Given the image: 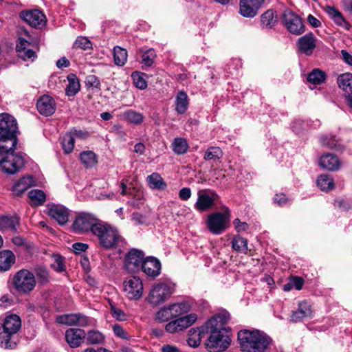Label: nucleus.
I'll list each match as a JSON object with an SVG mask.
<instances>
[{
  "instance_id": "f257e3e1",
  "label": "nucleus",
  "mask_w": 352,
  "mask_h": 352,
  "mask_svg": "<svg viewBox=\"0 0 352 352\" xmlns=\"http://www.w3.org/2000/svg\"><path fill=\"white\" fill-rule=\"evenodd\" d=\"M228 320V317L226 314H219L212 317L206 323L205 328L210 333L206 343L210 351L221 352L230 344V337L224 327Z\"/></svg>"
},
{
  "instance_id": "f03ea898",
  "label": "nucleus",
  "mask_w": 352,
  "mask_h": 352,
  "mask_svg": "<svg viewBox=\"0 0 352 352\" xmlns=\"http://www.w3.org/2000/svg\"><path fill=\"white\" fill-rule=\"evenodd\" d=\"M238 340L243 352H268L272 343V339L268 335L257 329L240 331Z\"/></svg>"
},
{
  "instance_id": "7ed1b4c3",
  "label": "nucleus",
  "mask_w": 352,
  "mask_h": 352,
  "mask_svg": "<svg viewBox=\"0 0 352 352\" xmlns=\"http://www.w3.org/2000/svg\"><path fill=\"white\" fill-rule=\"evenodd\" d=\"M94 235L98 238L100 245L106 250L116 248L123 241L116 227L103 222L94 228Z\"/></svg>"
},
{
  "instance_id": "20e7f679",
  "label": "nucleus",
  "mask_w": 352,
  "mask_h": 352,
  "mask_svg": "<svg viewBox=\"0 0 352 352\" xmlns=\"http://www.w3.org/2000/svg\"><path fill=\"white\" fill-rule=\"evenodd\" d=\"M17 123L11 115L0 114V145L12 148L16 145Z\"/></svg>"
},
{
  "instance_id": "39448f33",
  "label": "nucleus",
  "mask_w": 352,
  "mask_h": 352,
  "mask_svg": "<svg viewBox=\"0 0 352 352\" xmlns=\"http://www.w3.org/2000/svg\"><path fill=\"white\" fill-rule=\"evenodd\" d=\"M21 321L19 316L16 314L8 316L0 325V346L6 349L12 348L16 345L12 342L14 335L20 329Z\"/></svg>"
},
{
  "instance_id": "423d86ee",
  "label": "nucleus",
  "mask_w": 352,
  "mask_h": 352,
  "mask_svg": "<svg viewBox=\"0 0 352 352\" xmlns=\"http://www.w3.org/2000/svg\"><path fill=\"white\" fill-rule=\"evenodd\" d=\"M15 148L16 146L8 148L0 145V167L8 174L16 173L24 165L23 157L14 153Z\"/></svg>"
},
{
  "instance_id": "0eeeda50",
  "label": "nucleus",
  "mask_w": 352,
  "mask_h": 352,
  "mask_svg": "<svg viewBox=\"0 0 352 352\" xmlns=\"http://www.w3.org/2000/svg\"><path fill=\"white\" fill-rule=\"evenodd\" d=\"M12 283L15 289L20 294H28L32 292L36 284L33 272L23 269L14 276Z\"/></svg>"
},
{
  "instance_id": "6e6552de",
  "label": "nucleus",
  "mask_w": 352,
  "mask_h": 352,
  "mask_svg": "<svg viewBox=\"0 0 352 352\" xmlns=\"http://www.w3.org/2000/svg\"><path fill=\"white\" fill-rule=\"evenodd\" d=\"M230 210L226 208L223 212L210 214L206 220L207 228L214 234H221L228 227Z\"/></svg>"
},
{
  "instance_id": "1a4fd4ad",
  "label": "nucleus",
  "mask_w": 352,
  "mask_h": 352,
  "mask_svg": "<svg viewBox=\"0 0 352 352\" xmlns=\"http://www.w3.org/2000/svg\"><path fill=\"white\" fill-rule=\"evenodd\" d=\"M100 222L91 214L82 212L76 215L72 224L75 232L78 234L91 231L94 234V228Z\"/></svg>"
},
{
  "instance_id": "9d476101",
  "label": "nucleus",
  "mask_w": 352,
  "mask_h": 352,
  "mask_svg": "<svg viewBox=\"0 0 352 352\" xmlns=\"http://www.w3.org/2000/svg\"><path fill=\"white\" fill-rule=\"evenodd\" d=\"M172 294V288L166 283H158L152 287L147 297L148 302L159 305L165 302Z\"/></svg>"
},
{
  "instance_id": "9b49d317",
  "label": "nucleus",
  "mask_w": 352,
  "mask_h": 352,
  "mask_svg": "<svg viewBox=\"0 0 352 352\" xmlns=\"http://www.w3.org/2000/svg\"><path fill=\"white\" fill-rule=\"evenodd\" d=\"M219 198V195L212 190H199L197 192V200L195 204V208L199 212L207 211L216 204Z\"/></svg>"
},
{
  "instance_id": "f8f14e48",
  "label": "nucleus",
  "mask_w": 352,
  "mask_h": 352,
  "mask_svg": "<svg viewBox=\"0 0 352 352\" xmlns=\"http://www.w3.org/2000/svg\"><path fill=\"white\" fill-rule=\"evenodd\" d=\"M124 292L130 300H138L142 296L144 287L142 280L137 276L126 278L123 282Z\"/></svg>"
},
{
  "instance_id": "ddd939ff",
  "label": "nucleus",
  "mask_w": 352,
  "mask_h": 352,
  "mask_svg": "<svg viewBox=\"0 0 352 352\" xmlns=\"http://www.w3.org/2000/svg\"><path fill=\"white\" fill-rule=\"evenodd\" d=\"M283 22L292 34L299 35L305 31L300 17L291 10H287L284 12Z\"/></svg>"
},
{
  "instance_id": "4468645a",
  "label": "nucleus",
  "mask_w": 352,
  "mask_h": 352,
  "mask_svg": "<svg viewBox=\"0 0 352 352\" xmlns=\"http://www.w3.org/2000/svg\"><path fill=\"white\" fill-rule=\"evenodd\" d=\"M197 319L195 314H190L188 315L179 317L174 320L169 322L166 325V331L170 333H178L187 329L193 324Z\"/></svg>"
},
{
  "instance_id": "2eb2a0df",
  "label": "nucleus",
  "mask_w": 352,
  "mask_h": 352,
  "mask_svg": "<svg viewBox=\"0 0 352 352\" xmlns=\"http://www.w3.org/2000/svg\"><path fill=\"white\" fill-rule=\"evenodd\" d=\"M21 18L30 26L42 28L46 24L45 14L38 10H23L20 13Z\"/></svg>"
},
{
  "instance_id": "dca6fc26",
  "label": "nucleus",
  "mask_w": 352,
  "mask_h": 352,
  "mask_svg": "<svg viewBox=\"0 0 352 352\" xmlns=\"http://www.w3.org/2000/svg\"><path fill=\"white\" fill-rule=\"evenodd\" d=\"M144 254L142 251L133 249L126 256L124 265L126 270L131 273L139 272L142 267V263L144 261Z\"/></svg>"
},
{
  "instance_id": "f3484780",
  "label": "nucleus",
  "mask_w": 352,
  "mask_h": 352,
  "mask_svg": "<svg viewBox=\"0 0 352 352\" xmlns=\"http://www.w3.org/2000/svg\"><path fill=\"white\" fill-rule=\"evenodd\" d=\"M265 0H239V12L244 17L255 16Z\"/></svg>"
},
{
  "instance_id": "a211bd4d",
  "label": "nucleus",
  "mask_w": 352,
  "mask_h": 352,
  "mask_svg": "<svg viewBox=\"0 0 352 352\" xmlns=\"http://www.w3.org/2000/svg\"><path fill=\"white\" fill-rule=\"evenodd\" d=\"M47 214L56 221L60 226L66 224L69 220V212L68 209L59 204H48Z\"/></svg>"
},
{
  "instance_id": "6ab92c4d",
  "label": "nucleus",
  "mask_w": 352,
  "mask_h": 352,
  "mask_svg": "<svg viewBox=\"0 0 352 352\" xmlns=\"http://www.w3.org/2000/svg\"><path fill=\"white\" fill-rule=\"evenodd\" d=\"M56 322L66 325L86 327L89 324L88 318L81 314H65L57 316Z\"/></svg>"
},
{
  "instance_id": "aec40b11",
  "label": "nucleus",
  "mask_w": 352,
  "mask_h": 352,
  "mask_svg": "<svg viewBox=\"0 0 352 352\" xmlns=\"http://www.w3.org/2000/svg\"><path fill=\"white\" fill-rule=\"evenodd\" d=\"M337 83L344 92L348 105L352 109V74H340L338 77Z\"/></svg>"
},
{
  "instance_id": "412c9836",
  "label": "nucleus",
  "mask_w": 352,
  "mask_h": 352,
  "mask_svg": "<svg viewBox=\"0 0 352 352\" xmlns=\"http://www.w3.org/2000/svg\"><path fill=\"white\" fill-rule=\"evenodd\" d=\"M19 218L16 216H2L0 217V231L5 234L12 235L17 232Z\"/></svg>"
},
{
  "instance_id": "4be33fe9",
  "label": "nucleus",
  "mask_w": 352,
  "mask_h": 352,
  "mask_svg": "<svg viewBox=\"0 0 352 352\" xmlns=\"http://www.w3.org/2000/svg\"><path fill=\"white\" fill-rule=\"evenodd\" d=\"M30 45L31 43H30L25 38H19L16 43V50L18 56L20 58L25 61H33L36 58V52L32 49H30Z\"/></svg>"
},
{
  "instance_id": "5701e85b",
  "label": "nucleus",
  "mask_w": 352,
  "mask_h": 352,
  "mask_svg": "<svg viewBox=\"0 0 352 352\" xmlns=\"http://www.w3.org/2000/svg\"><path fill=\"white\" fill-rule=\"evenodd\" d=\"M36 107L41 115L50 116L55 112L56 103L51 96L45 95L37 101Z\"/></svg>"
},
{
  "instance_id": "b1692460",
  "label": "nucleus",
  "mask_w": 352,
  "mask_h": 352,
  "mask_svg": "<svg viewBox=\"0 0 352 352\" xmlns=\"http://www.w3.org/2000/svg\"><path fill=\"white\" fill-rule=\"evenodd\" d=\"M141 270L148 276L155 277L160 274L161 263L154 257H147L142 263Z\"/></svg>"
},
{
  "instance_id": "393cba45",
  "label": "nucleus",
  "mask_w": 352,
  "mask_h": 352,
  "mask_svg": "<svg viewBox=\"0 0 352 352\" xmlns=\"http://www.w3.org/2000/svg\"><path fill=\"white\" fill-rule=\"evenodd\" d=\"M319 164L323 169L336 171L341 166V162L336 155L326 153L320 157Z\"/></svg>"
},
{
  "instance_id": "a878e982",
  "label": "nucleus",
  "mask_w": 352,
  "mask_h": 352,
  "mask_svg": "<svg viewBox=\"0 0 352 352\" xmlns=\"http://www.w3.org/2000/svg\"><path fill=\"white\" fill-rule=\"evenodd\" d=\"M324 11L337 25L346 30H350V23L345 19L342 14L338 9L328 6L325 7Z\"/></svg>"
},
{
  "instance_id": "bb28decb",
  "label": "nucleus",
  "mask_w": 352,
  "mask_h": 352,
  "mask_svg": "<svg viewBox=\"0 0 352 352\" xmlns=\"http://www.w3.org/2000/svg\"><path fill=\"white\" fill-rule=\"evenodd\" d=\"M85 338V331L81 329H69L65 332V339L72 347L80 346Z\"/></svg>"
},
{
  "instance_id": "cd10ccee",
  "label": "nucleus",
  "mask_w": 352,
  "mask_h": 352,
  "mask_svg": "<svg viewBox=\"0 0 352 352\" xmlns=\"http://www.w3.org/2000/svg\"><path fill=\"white\" fill-rule=\"evenodd\" d=\"M299 50L306 55H311L316 47L315 39L313 34H306L298 39Z\"/></svg>"
},
{
  "instance_id": "c85d7f7f",
  "label": "nucleus",
  "mask_w": 352,
  "mask_h": 352,
  "mask_svg": "<svg viewBox=\"0 0 352 352\" xmlns=\"http://www.w3.org/2000/svg\"><path fill=\"white\" fill-rule=\"evenodd\" d=\"M312 311L311 305L306 301H302L298 304V309L294 311L291 318L293 322H297L302 319L311 316Z\"/></svg>"
},
{
  "instance_id": "c756f323",
  "label": "nucleus",
  "mask_w": 352,
  "mask_h": 352,
  "mask_svg": "<svg viewBox=\"0 0 352 352\" xmlns=\"http://www.w3.org/2000/svg\"><path fill=\"white\" fill-rule=\"evenodd\" d=\"M146 182L152 190H164L167 187L166 183L157 173H153L147 176Z\"/></svg>"
},
{
  "instance_id": "7c9ffc66",
  "label": "nucleus",
  "mask_w": 352,
  "mask_h": 352,
  "mask_svg": "<svg viewBox=\"0 0 352 352\" xmlns=\"http://www.w3.org/2000/svg\"><path fill=\"white\" fill-rule=\"evenodd\" d=\"M15 262V256L10 250H3L0 252V271L8 270Z\"/></svg>"
},
{
  "instance_id": "2f4dec72",
  "label": "nucleus",
  "mask_w": 352,
  "mask_h": 352,
  "mask_svg": "<svg viewBox=\"0 0 352 352\" xmlns=\"http://www.w3.org/2000/svg\"><path fill=\"white\" fill-rule=\"evenodd\" d=\"M34 184L32 177L28 176L20 179L12 187L13 193L17 196L21 195Z\"/></svg>"
},
{
  "instance_id": "473e14b6",
  "label": "nucleus",
  "mask_w": 352,
  "mask_h": 352,
  "mask_svg": "<svg viewBox=\"0 0 352 352\" xmlns=\"http://www.w3.org/2000/svg\"><path fill=\"white\" fill-rule=\"evenodd\" d=\"M175 110L179 114L184 113L188 107V97L184 91H179L175 97Z\"/></svg>"
},
{
  "instance_id": "72a5a7b5",
  "label": "nucleus",
  "mask_w": 352,
  "mask_h": 352,
  "mask_svg": "<svg viewBox=\"0 0 352 352\" xmlns=\"http://www.w3.org/2000/svg\"><path fill=\"white\" fill-rule=\"evenodd\" d=\"M318 187L322 191H329L334 188L335 184L333 177L327 174H322L318 176L317 181Z\"/></svg>"
},
{
  "instance_id": "f704fd0d",
  "label": "nucleus",
  "mask_w": 352,
  "mask_h": 352,
  "mask_svg": "<svg viewBox=\"0 0 352 352\" xmlns=\"http://www.w3.org/2000/svg\"><path fill=\"white\" fill-rule=\"evenodd\" d=\"M173 318L182 317L181 316L191 310L190 305L187 302L174 303L169 305Z\"/></svg>"
},
{
  "instance_id": "c9c22d12",
  "label": "nucleus",
  "mask_w": 352,
  "mask_h": 352,
  "mask_svg": "<svg viewBox=\"0 0 352 352\" xmlns=\"http://www.w3.org/2000/svg\"><path fill=\"white\" fill-rule=\"evenodd\" d=\"M276 23V16L273 10H267L261 16V23L263 28H272Z\"/></svg>"
},
{
  "instance_id": "e433bc0d",
  "label": "nucleus",
  "mask_w": 352,
  "mask_h": 352,
  "mask_svg": "<svg viewBox=\"0 0 352 352\" xmlns=\"http://www.w3.org/2000/svg\"><path fill=\"white\" fill-rule=\"evenodd\" d=\"M28 197L30 199V204L32 206H41L43 204L46 199L45 192L38 189L31 190L28 192Z\"/></svg>"
},
{
  "instance_id": "4c0bfd02",
  "label": "nucleus",
  "mask_w": 352,
  "mask_h": 352,
  "mask_svg": "<svg viewBox=\"0 0 352 352\" xmlns=\"http://www.w3.org/2000/svg\"><path fill=\"white\" fill-rule=\"evenodd\" d=\"M68 85L66 88V94L68 96H75L80 90V85L77 76L74 74L67 76Z\"/></svg>"
},
{
  "instance_id": "58836bf2",
  "label": "nucleus",
  "mask_w": 352,
  "mask_h": 352,
  "mask_svg": "<svg viewBox=\"0 0 352 352\" xmlns=\"http://www.w3.org/2000/svg\"><path fill=\"white\" fill-rule=\"evenodd\" d=\"M204 333L203 328L191 329L188 332L187 342L190 346L197 347L201 341V333Z\"/></svg>"
},
{
  "instance_id": "ea45409f",
  "label": "nucleus",
  "mask_w": 352,
  "mask_h": 352,
  "mask_svg": "<svg viewBox=\"0 0 352 352\" xmlns=\"http://www.w3.org/2000/svg\"><path fill=\"white\" fill-rule=\"evenodd\" d=\"M33 274L35 276V279L36 278V281L37 280L40 285H46L50 281L49 271L44 267H35Z\"/></svg>"
},
{
  "instance_id": "a19ab883",
  "label": "nucleus",
  "mask_w": 352,
  "mask_h": 352,
  "mask_svg": "<svg viewBox=\"0 0 352 352\" xmlns=\"http://www.w3.org/2000/svg\"><path fill=\"white\" fill-rule=\"evenodd\" d=\"M80 159L86 168H91L98 163L97 156L91 151H87L81 153Z\"/></svg>"
},
{
  "instance_id": "79ce46f5",
  "label": "nucleus",
  "mask_w": 352,
  "mask_h": 352,
  "mask_svg": "<svg viewBox=\"0 0 352 352\" xmlns=\"http://www.w3.org/2000/svg\"><path fill=\"white\" fill-rule=\"evenodd\" d=\"M86 342L88 344H100L104 340V335L96 330H91L85 333Z\"/></svg>"
},
{
  "instance_id": "37998d69",
  "label": "nucleus",
  "mask_w": 352,
  "mask_h": 352,
  "mask_svg": "<svg viewBox=\"0 0 352 352\" xmlns=\"http://www.w3.org/2000/svg\"><path fill=\"white\" fill-rule=\"evenodd\" d=\"M127 51L120 47L116 46L113 48L114 63L118 66H123L127 60Z\"/></svg>"
},
{
  "instance_id": "c03bdc74",
  "label": "nucleus",
  "mask_w": 352,
  "mask_h": 352,
  "mask_svg": "<svg viewBox=\"0 0 352 352\" xmlns=\"http://www.w3.org/2000/svg\"><path fill=\"white\" fill-rule=\"evenodd\" d=\"M326 74L319 69H314L308 74L307 80L314 85H320L324 82Z\"/></svg>"
},
{
  "instance_id": "a18cd8bd",
  "label": "nucleus",
  "mask_w": 352,
  "mask_h": 352,
  "mask_svg": "<svg viewBox=\"0 0 352 352\" xmlns=\"http://www.w3.org/2000/svg\"><path fill=\"white\" fill-rule=\"evenodd\" d=\"M172 147L175 153L182 155L186 153L188 148V144L184 138H176L173 140Z\"/></svg>"
},
{
  "instance_id": "49530a36",
  "label": "nucleus",
  "mask_w": 352,
  "mask_h": 352,
  "mask_svg": "<svg viewBox=\"0 0 352 352\" xmlns=\"http://www.w3.org/2000/svg\"><path fill=\"white\" fill-rule=\"evenodd\" d=\"M124 119L130 123L140 124L144 120V116L139 112L133 110H129L124 113Z\"/></svg>"
},
{
  "instance_id": "de8ad7c7",
  "label": "nucleus",
  "mask_w": 352,
  "mask_h": 352,
  "mask_svg": "<svg viewBox=\"0 0 352 352\" xmlns=\"http://www.w3.org/2000/svg\"><path fill=\"white\" fill-rule=\"evenodd\" d=\"M223 157V151L218 146H210L205 152L204 160L206 161H216Z\"/></svg>"
},
{
  "instance_id": "09e8293b",
  "label": "nucleus",
  "mask_w": 352,
  "mask_h": 352,
  "mask_svg": "<svg viewBox=\"0 0 352 352\" xmlns=\"http://www.w3.org/2000/svg\"><path fill=\"white\" fill-rule=\"evenodd\" d=\"M75 139L72 132L66 133L62 140V146L66 154L70 153L74 147Z\"/></svg>"
},
{
  "instance_id": "8fccbe9b",
  "label": "nucleus",
  "mask_w": 352,
  "mask_h": 352,
  "mask_svg": "<svg viewBox=\"0 0 352 352\" xmlns=\"http://www.w3.org/2000/svg\"><path fill=\"white\" fill-rule=\"evenodd\" d=\"M232 246L235 251L246 253L248 251V241L241 236H236L232 239Z\"/></svg>"
},
{
  "instance_id": "3c124183",
  "label": "nucleus",
  "mask_w": 352,
  "mask_h": 352,
  "mask_svg": "<svg viewBox=\"0 0 352 352\" xmlns=\"http://www.w3.org/2000/svg\"><path fill=\"white\" fill-rule=\"evenodd\" d=\"M74 47L76 49L87 50L92 48V44L87 37L79 36L75 41L74 43Z\"/></svg>"
},
{
  "instance_id": "603ef678",
  "label": "nucleus",
  "mask_w": 352,
  "mask_h": 352,
  "mask_svg": "<svg viewBox=\"0 0 352 352\" xmlns=\"http://www.w3.org/2000/svg\"><path fill=\"white\" fill-rule=\"evenodd\" d=\"M142 58V62L144 65L151 67L156 58V53L153 49L151 48L144 52Z\"/></svg>"
},
{
  "instance_id": "864d4df0",
  "label": "nucleus",
  "mask_w": 352,
  "mask_h": 352,
  "mask_svg": "<svg viewBox=\"0 0 352 352\" xmlns=\"http://www.w3.org/2000/svg\"><path fill=\"white\" fill-rule=\"evenodd\" d=\"M112 330L115 336L120 339L129 340L131 338L127 331L118 324H113Z\"/></svg>"
},
{
  "instance_id": "5fc2aeb1",
  "label": "nucleus",
  "mask_w": 352,
  "mask_h": 352,
  "mask_svg": "<svg viewBox=\"0 0 352 352\" xmlns=\"http://www.w3.org/2000/svg\"><path fill=\"white\" fill-rule=\"evenodd\" d=\"M173 318V317L169 306L167 307L162 308L156 314V319L160 322L168 321Z\"/></svg>"
},
{
  "instance_id": "6e6d98bb",
  "label": "nucleus",
  "mask_w": 352,
  "mask_h": 352,
  "mask_svg": "<svg viewBox=\"0 0 352 352\" xmlns=\"http://www.w3.org/2000/svg\"><path fill=\"white\" fill-rule=\"evenodd\" d=\"M54 263L51 264V267L58 272H62L65 270V259L60 255L54 256Z\"/></svg>"
},
{
  "instance_id": "4d7b16f0",
  "label": "nucleus",
  "mask_w": 352,
  "mask_h": 352,
  "mask_svg": "<svg viewBox=\"0 0 352 352\" xmlns=\"http://www.w3.org/2000/svg\"><path fill=\"white\" fill-rule=\"evenodd\" d=\"M133 82L136 87L140 89H144L147 87V83L144 78L138 72H134L132 74Z\"/></svg>"
},
{
  "instance_id": "13d9d810",
  "label": "nucleus",
  "mask_w": 352,
  "mask_h": 352,
  "mask_svg": "<svg viewBox=\"0 0 352 352\" xmlns=\"http://www.w3.org/2000/svg\"><path fill=\"white\" fill-rule=\"evenodd\" d=\"M111 312L113 317L118 320L124 321L126 318L125 313L122 310L117 309L115 306H111Z\"/></svg>"
},
{
  "instance_id": "bf43d9fd",
  "label": "nucleus",
  "mask_w": 352,
  "mask_h": 352,
  "mask_svg": "<svg viewBox=\"0 0 352 352\" xmlns=\"http://www.w3.org/2000/svg\"><path fill=\"white\" fill-rule=\"evenodd\" d=\"M321 144L330 148H336L337 147V141L333 138H329L328 137H322L320 138Z\"/></svg>"
},
{
  "instance_id": "052dcab7",
  "label": "nucleus",
  "mask_w": 352,
  "mask_h": 352,
  "mask_svg": "<svg viewBox=\"0 0 352 352\" xmlns=\"http://www.w3.org/2000/svg\"><path fill=\"white\" fill-rule=\"evenodd\" d=\"M86 83L88 86L100 88V82L98 78L94 75L89 76L87 78Z\"/></svg>"
},
{
  "instance_id": "680f3d73",
  "label": "nucleus",
  "mask_w": 352,
  "mask_h": 352,
  "mask_svg": "<svg viewBox=\"0 0 352 352\" xmlns=\"http://www.w3.org/2000/svg\"><path fill=\"white\" fill-rule=\"evenodd\" d=\"M290 280L291 284H292L294 288L297 290L302 289L304 284V280L302 278L299 276H295L293 277Z\"/></svg>"
},
{
  "instance_id": "e2e57ef3",
  "label": "nucleus",
  "mask_w": 352,
  "mask_h": 352,
  "mask_svg": "<svg viewBox=\"0 0 352 352\" xmlns=\"http://www.w3.org/2000/svg\"><path fill=\"white\" fill-rule=\"evenodd\" d=\"M87 248L88 245L82 243H75L72 245V249L76 254L85 252Z\"/></svg>"
},
{
  "instance_id": "0e129e2a",
  "label": "nucleus",
  "mask_w": 352,
  "mask_h": 352,
  "mask_svg": "<svg viewBox=\"0 0 352 352\" xmlns=\"http://www.w3.org/2000/svg\"><path fill=\"white\" fill-rule=\"evenodd\" d=\"M191 197V190L189 188H182L179 192V197L182 200L186 201Z\"/></svg>"
},
{
  "instance_id": "69168bd1",
  "label": "nucleus",
  "mask_w": 352,
  "mask_h": 352,
  "mask_svg": "<svg viewBox=\"0 0 352 352\" xmlns=\"http://www.w3.org/2000/svg\"><path fill=\"white\" fill-rule=\"evenodd\" d=\"M274 201L278 205L283 206L287 203L288 199L287 198V197L285 194L281 193V194H276L274 198Z\"/></svg>"
},
{
  "instance_id": "338daca9",
  "label": "nucleus",
  "mask_w": 352,
  "mask_h": 352,
  "mask_svg": "<svg viewBox=\"0 0 352 352\" xmlns=\"http://www.w3.org/2000/svg\"><path fill=\"white\" fill-rule=\"evenodd\" d=\"M342 60L348 65L352 66V55L347 51L342 50L341 51Z\"/></svg>"
},
{
  "instance_id": "774afa93",
  "label": "nucleus",
  "mask_w": 352,
  "mask_h": 352,
  "mask_svg": "<svg viewBox=\"0 0 352 352\" xmlns=\"http://www.w3.org/2000/svg\"><path fill=\"white\" fill-rule=\"evenodd\" d=\"M162 352H180L179 349L173 345L165 344L161 348Z\"/></svg>"
}]
</instances>
